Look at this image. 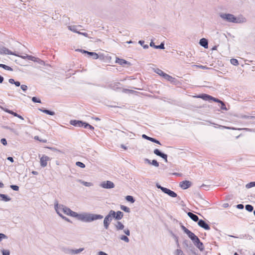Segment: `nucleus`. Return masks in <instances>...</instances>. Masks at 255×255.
<instances>
[{
    "instance_id": "obj_5",
    "label": "nucleus",
    "mask_w": 255,
    "mask_h": 255,
    "mask_svg": "<svg viewBox=\"0 0 255 255\" xmlns=\"http://www.w3.org/2000/svg\"><path fill=\"white\" fill-rule=\"evenodd\" d=\"M181 228L183 231L188 235L189 238L193 242V243H194L196 241H199V238L193 233L189 231L185 226H182Z\"/></svg>"
},
{
    "instance_id": "obj_42",
    "label": "nucleus",
    "mask_w": 255,
    "mask_h": 255,
    "mask_svg": "<svg viewBox=\"0 0 255 255\" xmlns=\"http://www.w3.org/2000/svg\"><path fill=\"white\" fill-rule=\"evenodd\" d=\"M7 239V237L6 235H5L4 234H2V233H0V242L2 240V239Z\"/></svg>"
},
{
    "instance_id": "obj_30",
    "label": "nucleus",
    "mask_w": 255,
    "mask_h": 255,
    "mask_svg": "<svg viewBox=\"0 0 255 255\" xmlns=\"http://www.w3.org/2000/svg\"><path fill=\"white\" fill-rule=\"evenodd\" d=\"M5 111L6 112L9 113V114H10L13 115L14 117L18 116V114H16V113H15V112H13V111H12L11 110L6 109V110H5Z\"/></svg>"
},
{
    "instance_id": "obj_44",
    "label": "nucleus",
    "mask_w": 255,
    "mask_h": 255,
    "mask_svg": "<svg viewBox=\"0 0 255 255\" xmlns=\"http://www.w3.org/2000/svg\"><path fill=\"white\" fill-rule=\"evenodd\" d=\"M84 127H85V128H89L90 129H92V130H93V129H94V127H93V126H92L91 125H89V124H86V123H85V126H84Z\"/></svg>"
},
{
    "instance_id": "obj_17",
    "label": "nucleus",
    "mask_w": 255,
    "mask_h": 255,
    "mask_svg": "<svg viewBox=\"0 0 255 255\" xmlns=\"http://www.w3.org/2000/svg\"><path fill=\"white\" fill-rule=\"evenodd\" d=\"M200 44L203 46L204 47L207 48H208V41L205 38H202L200 40Z\"/></svg>"
},
{
    "instance_id": "obj_4",
    "label": "nucleus",
    "mask_w": 255,
    "mask_h": 255,
    "mask_svg": "<svg viewBox=\"0 0 255 255\" xmlns=\"http://www.w3.org/2000/svg\"><path fill=\"white\" fill-rule=\"evenodd\" d=\"M115 212L113 210H111L109 214L105 218L104 220V227L106 229H108L109 226L112 221V217L115 216Z\"/></svg>"
},
{
    "instance_id": "obj_62",
    "label": "nucleus",
    "mask_w": 255,
    "mask_h": 255,
    "mask_svg": "<svg viewBox=\"0 0 255 255\" xmlns=\"http://www.w3.org/2000/svg\"><path fill=\"white\" fill-rule=\"evenodd\" d=\"M16 117L18 118L19 119L23 120V118L22 116H21L20 115H18V116H17Z\"/></svg>"
},
{
    "instance_id": "obj_9",
    "label": "nucleus",
    "mask_w": 255,
    "mask_h": 255,
    "mask_svg": "<svg viewBox=\"0 0 255 255\" xmlns=\"http://www.w3.org/2000/svg\"><path fill=\"white\" fill-rule=\"evenodd\" d=\"M179 185L181 188L186 189L191 186V182L189 181L185 180L181 182Z\"/></svg>"
},
{
    "instance_id": "obj_50",
    "label": "nucleus",
    "mask_w": 255,
    "mask_h": 255,
    "mask_svg": "<svg viewBox=\"0 0 255 255\" xmlns=\"http://www.w3.org/2000/svg\"><path fill=\"white\" fill-rule=\"evenodd\" d=\"M124 232L127 236H129L130 232L128 229H126L125 230H124Z\"/></svg>"
},
{
    "instance_id": "obj_51",
    "label": "nucleus",
    "mask_w": 255,
    "mask_h": 255,
    "mask_svg": "<svg viewBox=\"0 0 255 255\" xmlns=\"http://www.w3.org/2000/svg\"><path fill=\"white\" fill-rule=\"evenodd\" d=\"M156 47L157 48H160V49H164V44L161 43L159 46H156Z\"/></svg>"
},
{
    "instance_id": "obj_23",
    "label": "nucleus",
    "mask_w": 255,
    "mask_h": 255,
    "mask_svg": "<svg viewBox=\"0 0 255 255\" xmlns=\"http://www.w3.org/2000/svg\"><path fill=\"white\" fill-rule=\"evenodd\" d=\"M231 63L235 66H238L239 65V62L237 59L232 58L230 60Z\"/></svg>"
},
{
    "instance_id": "obj_53",
    "label": "nucleus",
    "mask_w": 255,
    "mask_h": 255,
    "mask_svg": "<svg viewBox=\"0 0 255 255\" xmlns=\"http://www.w3.org/2000/svg\"><path fill=\"white\" fill-rule=\"evenodd\" d=\"M9 82L10 83V84H14V82H15V81L14 79H9V80H8Z\"/></svg>"
},
{
    "instance_id": "obj_35",
    "label": "nucleus",
    "mask_w": 255,
    "mask_h": 255,
    "mask_svg": "<svg viewBox=\"0 0 255 255\" xmlns=\"http://www.w3.org/2000/svg\"><path fill=\"white\" fill-rule=\"evenodd\" d=\"M194 66H195L196 67H198L199 68L202 69H208L209 68L207 67L206 66H203V65H194Z\"/></svg>"
},
{
    "instance_id": "obj_33",
    "label": "nucleus",
    "mask_w": 255,
    "mask_h": 255,
    "mask_svg": "<svg viewBox=\"0 0 255 255\" xmlns=\"http://www.w3.org/2000/svg\"><path fill=\"white\" fill-rule=\"evenodd\" d=\"M142 138L146 139L147 140H148L149 141H152V140L153 139V138L149 137L145 134H142Z\"/></svg>"
},
{
    "instance_id": "obj_3",
    "label": "nucleus",
    "mask_w": 255,
    "mask_h": 255,
    "mask_svg": "<svg viewBox=\"0 0 255 255\" xmlns=\"http://www.w3.org/2000/svg\"><path fill=\"white\" fill-rule=\"evenodd\" d=\"M221 17L224 19L234 23H242L246 21L245 18L243 17L237 18L232 14H222L221 15Z\"/></svg>"
},
{
    "instance_id": "obj_15",
    "label": "nucleus",
    "mask_w": 255,
    "mask_h": 255,
    "mask_svg": "<svg viewBox=\"0 0 255 255\" xmlns=\"http://www.w3.org/2000/svg\"><path fill=\"white\" fill-rule=\"evenodd\" d=\"M187 215L192 220L195 222H197L199 220L198 217L196 215L194 214L191 212H188Z\"/></svg>"
},
{
    "instance_id": "obj_1",
    "label": "nucleus",
    "mask_w": 255,
    "mask_h": 255,
    "mask_svg": "<svg viewBox=\"0 0 255 255\" xmlns=\"http://www.w3.org/2000/svg\"><path fill=\"white\" fill-rule=\"evenodd\" d=\"M77 218L78 219L86 222H91L94 220H96L97 219H100L103 218V216L100 215H94V214H78V216L75 217Z\"/></svg>"
},
{
    "instance_id": "obj_32",
    "label": "nucleus",
    "mask_w": 255,
    "mask_h": 255,
    "mask_svg": "<svg viewBox=\"0 0 255 255\" xmlns=\"http://www.w3.org/2000/svg\"><path fill=\"white\" fill-rule=\"evenodd\" d=\"M254 186H255V182H252L246 185V187L248 188H250Z\"/></svg>"
},
{
    "instance_id": "obj_26",
    "label": "nucleus",
    "mask_w": 255,
    "mask_h": 255,
    "mask_svg": "<svg viewBox=\"0 0 255 255\" xmlns=\"http://www.w3.org/2000/svg\"><path fill=\"white\" fill-rule=\"evenodd\" d=\"M0 197H1L2 199V200H3L5 201H8L10 200V198L4 194H0Z\"/></svg>"
},
{
    "instance_id": "obj_57",
    "label": "nucleus",
    "mask_w": 255,
    "mask_h": 255,
    "mask_svg": "<svg viewBox=\"0 0 255 255\" xmlns=\"http://www.w3.org/2000/svg\"><path fill=\"white\" fill-rule=\"evenodd\" d=\"M14 84H15V85L17 87L19 86L20 85V82L18 81H15Z\"/></svg>"
},
{
    "instance_id": "obj_45",
    "label": "nucleus",
    "mask_w": 255,
    "mask_h": 255,
    "mask_svg": "<svg viewBox=\"0 0 255 255\" xmlns=\"http://www.w3.org/2000/svg\"><path fill=\"white\" fill-rule=\"evenodd\" d=\"M87 53L89 55L95 56L96 59L98 58V55L96 53L91 52H87Z\"/></svg>"
},
{
    "instance_id": "obj_58",
    "label": "nucleus",
    "mask_w": 255,
    "mask_h": 255,
    "mask_svg": "<svg viewBox=\"0 0 255 255\" xmlns=\"http://www.w3.org/2000/svg\"><path fill=\"white\" fill-rule=\"evenodd\" d=\"M7 159H8V160H9L10 161H11V162H13V158H12V157H8L7 158Z\"/></svg>"
},
{
    "instance_id": "obj_18",
    "label": "nucleus",
    "mask_w": 255,
    "mask_h": 255,
    "mask_svg": "<svg viewBox=\"0 0 255 255\" xmlns=\"http://www.w3.org/2000/svg\"><path fill=\"white\" fill-rule=\"evenodd\" d=\"M123 213L121 211H118L116 213H115V216H113L117 220H120L123 217Z\"/></svg>"
},
{
    "instance_id": "obj_49",
    "label": "nucleus",
    "mask_w": 255,
    "mask_h": 255,
    "mask_svg": "<svg viewBox=\"0 0 255 255\" xmlns=\"http://www.w3.org/2000/svg\"><path fill=\"white\" fill-rule=\"evenodd\" d=\"M1 142L3 145H6L7 144L6 140L5 138H2L1 139Z\"/></svg>"
},
{
    "instance_id": "obj_22",
    "label": "nucleus",
    "mask_w": 255,
    "mask_h": 255,
    "mask_svg": "<svg viewBox=\"0 0 255 255\" xmlns=\"http://www.w3.org/2000/svg\"><path fill=\"white\" fill-rule=\"evenodd\" d=\"M41 112H42L44 113L47 114L49 115H54V112L52 111H50L47 110H40Z\"/></svg>"
},
{
    "instance_id": "obj_34",
    "label": "nucleus",
    "mask_w": 255,
    "mask_h": 255,
    "mask_svg": "<svg viewBox=\"0 0 255 255\" xmlns=\"http://www.w3.org/2000/svg\"><path fill=\"white\" fill-rule=\"evenodd\" d=\"M121 240L125 241L127 243L129 242L128 238L126 236H122L120 238Z\"/></svg>"
},
{
    "instance_id": "obj_25",
    "label": "nucleus",
    "mask_w": 255,
    "mask_h": 255,
    "mask_svg": "<svg viewBox=\"0 0 255 255\" xmlns=\"http://www.w3.org/2000/svg\"><path fill=\"white\" fill-rule=\"evenodd\" d=\"M126 199L128 201L132 203L134 202V200L133 197L131 196L128 195L127 196H126Z\"/></svg>"
},
{
    "instance_id": "obj_7",
    "label": "nucleus",
    "mask_w": 255,
    "mask_h": 255,
    "mask_svg": "<svg viewBox=\"0 0 255 255\" xmlns=\"http://www.w3.org/2000/svg\"><path fill=\"white\" fill-rule=\"evenodd\" d=\"M50 159L46 155H42L40 159V165L42 167H45L47 165V162L50 161Z\"/></svg>"
},
{
    "instance_id": "obj_19",
    "label": "nucleus",
    "mask_w": 255,
    "mask_h": 255,
    "mask_svg": "<svg viewBox=\"0 0 255 255\" xmlns=\"http://www.w3.org/2000/svg\"><path fill=\"white\" fill-rule=\"evenodd\" d=\"M163 77L166 80H167V81H170V82H173L174 80V78L172 77V76L165 73L163 76Z\"/></svg>"
},
{
    "instance_id": "obj_14",
    "label": "nucleus",
    "mask_w": 255,
    "mask_h": 255,
    "mask_svg": "<svg viewBox=\"0 0 255 255\" xmlns=\"http://www.w3.org/2000/svg\"><path fill=\"white\" fill-rule=\"evenodd\" d=\"M194 244L200 250L203 251L204 250L203 244L200 242L199 239L198 241H196Z\"/></svg>"
},
{
    "instance_id": "obj_55",
    "label": "nucleus",
    "mask_w": 255,
    "mask_h": 255,
    "mask_svg": "<svg viewBox=\"0 0 255 255\" xmlns=\"http://www.w3.org/2000/svg\"><path fill=\"white\" fill-rule=\"evenodd\" d=\"M78 33L80 34H82V35H84L85 36H86V37L88 36V34L87 33H85V32L83 33V32H80L78 31Z\"/></svg>"
},
{
    "instance_id": "obj_63",
    "label": "nucleus",
    "mask_w": 255,
    "mask_h": 255,
    "mask_svg": "<svg viewBox=\"0 0 255 255\" xmlns=\"http://www.w3.org/2000/svg\"><path fill=\"white\" fill-rule=\"evenodd\" d=\"M32 173L34 175H37L38 174L37 172H36V171H32Z\"/></svg>"
},
{
    "instance_id": "obj_64",
    "label": "nucleus",
    "mask_w": 255,
    "mask_h": 255,
    "mask_svg": "<svg viewBox=\"0 0 255 255\" xmlns=\"http://www.w3.org/2000/svg\"><path fill=\"white\" fill-rule=\"evenodd\" d=\"M3 186H4L3 184L1 183V182H0V188H2V187H3Z\"/></svg>"
},
{
    "instance_id": "obj_29",
    "label": "nucleus",
    "mask_w": 255,
    "mask_h": 255,
    "mask_svg": "<svg viewBox=\"0 0 255 255\" xmlns=\"http://www.w3.org/2000/svg\"><path fill=\"white\" fill-rule=\"evenodd\" d=\"M245 208L249 212H252L254 209L253 206L251 205H247Z\"/></svg>"
},
{
    "instance_id": "obj_31",
    "label": "nucleus",
    "mask_w": 255,
    "mask_h": 255,
    "mask_svg": "<svg viewBox=\"0 0 255 255\" xmlns=\"http://www.w3.org/2000/svg\"><path fill=\"white\" fill-rule=\"evenodd\" d=\"M76 165L79 167H80L81 168H84L85 167V164L83 163L80 161L76 162Z\"/></svg>"
},
{
    "instance_id": "obj_41",
    "label": "nucleus",
    "mask_w": 255,
    "mask_h": 255,
    "mask_svg": "<svg viewBox=\"0 0 255 255\" xmlns=\"http://www.w3.org/2000/svg\"><path fill=\"white\" fill-rule=\"evenodd\" d=\"M81 183L85 186H91L92 184L91 182H85V181H82Z\"/></svg>"
},
{
    "instance_id": "obj_6",
    "label": "nucleus",
    "mask_w": 255,
    "mask_h": 255,
    "mask_svg": "<svg viewBox=\"0 0 255 255\" xmlns=\"http://www.w3.org/2000/svg\"><path fill=\"white\" fill-rule=\"evenodd\" d=\"M101 186L104 188H113L115 187V185L113 182L110 181H107L103 182L101 184Z\"/></svg>"
},
{
    "instance_id": "obj_56",
    "label": "nucleus",
    "mask_w": 255,
    "mask_h": 255,
    "mask_svg": "<svg viewBox=\"0 0 255 255\" xmlns=\"http://www.w3.org/2000/svg\"><path fill=\"white\" fill-rule=\"evenodd\" d=\"M237 207L239 208V209H243L244 208V206L242 204H239L237 205Z\"/></svg>"
},
{
    "instance_id": "obj_12",
    "label": "nucleus",
    "mask_w": 255,
    "mask_h": 255,
    "mask_svg": "<svg viewBox=\"0 0 255 255\" xmlns=\"http://www.w3.org/2000/svg\"><path fill=\"white\" fill-rule=\"evenodd\" d=\"M154 153L156 155L159 156L165 159V161H167V156L166 154L161 153L158 149H155L154 150Z\"/></svg>"
},
{
    "instance_id": "obj_16",
    "label": "nucleus",
    "mask_w": 255,
    "mask_h": 255,
    "mask_svg": "<svg viewBox=\"0 0 255 255\" xmlns=\"http://www.w3.org/2000/svg\"><path fill=\"white\" fill-rule=\"evenodd\" d=\"M216 100H217V101H215V102L219 103L221 104L220 108L221 110L227 111L228 109L226 108V106L223 102H222V101H221L218 99H216Z\"/></svg>"
},
{
    "instance_id": "obj_11",
    "label": "nucleus",
    "mask_w": 255,
    "mask_h": 255,
    "mask_svg": "<svg viewBox=\"0 0 255 255\" xmlns=\"http://www.w3.org/2000/svg\"><path fill=\"white\" fill-rule=\"evenodd\" d=\"M198 97L202 98L204 100H212L213 101H217L215 98L206 94H202L199 96Z\"/></svg>"
},
{
    "instance_id": "obj_36",
    "label": "nucleus",
    "mask_w": 255,
    "mask_h": 255,
    "mask_svg": "<svg viewBox=\"0 0 255 255\" xmlns=\"http://www.w3.org/2000/svg\"><path fill=\"white\" fill-rule=\"evenodd\" d=\"M34 139H36V140H39L40 142H44V143H45V142H47V140H46V139H41L39 138L38 136H34Z\"/></svg>"
},
{
    "instance_id": "obj_2",
    "label": "nucleus",
    "mask_w": 255,
    "mask_h": 255,
    "mask_svg": "<svg viewBox=\"0 0 255 255\" xmlns=\"http://www.w3.org/2000/svg\"><path fill=\"white\" fill-rule=\"evenodd\" d=\"M56 210L57 213V214L60 216L62 217V213H64L65 214L75 217L78 216V214L76 212H75L73 211H72L70 209L63 206H60L59 207H58L57 205L56 206Z\"/></svg>"
},
{
    "instance_id": "obj_48",
    "label": "nucleus",
    "mask_w": 255,
    "mask_h": 255,
    "mask_svg": "<svg viewBox=\"0 0 255 255\" xmlns=\"http://www.w3.org/2000/svg\"><path fill=\"white\" fill-rule=\"evenodd\" d=\"M21 89L24 91H25L27 89V87L26 85H22L21 86Z\"/></svg>"
},
{
    "instance_id": "obj_20",
    "label": "nucleus",
    "mask_w": 255,
    "mask_h": 255,
    "mask_svg": "<svg viewBox=\"0 0 255 255\" xmlns=\"http://www.w3.org/2000/svg\"><path fill=\"white\" fill-rule=\"evenodd\" d=\"M116 227L118 230H123L124 228V226L121 222H118L116 224Z\"/></svg>"
},
{
    "instance_id": "obj_61",
    "label": "nucleus",
    "mask_w": 255,
    "mask_h": 255,
    "mask_svg": "<svg viewBox=\"0 0 255 255\" xmlns=\"http://www.w3.org/2000/svg\"><path fill=\"white\" fill-rule=\"evenodd\" d=\"M83 250V249H80L79 250L75 251V253H76V254L79 253L80 252L82 251Z\"/></svg>"
},
{
    "instance_id": "obj_54",
    "label": "nucleus",
    "mask_w": 255,
    "mask_h": 255,
    "mask_svg": "<svg viewBox=\"0 0 255 255\" xmlns=\"http://www.w3.org/2000/svg\"><path fill=\"white\" fill-rule=\"evenodd\" d=\"M98 255H108V254L103 252L101 251L99 252Z\"/></svg>"
},
{
    "instance_id": "obj_38",
    "label": "nucleus",
    "mask_w": 255,
    "mask_h": 255,
    "mask_svg": "<svg viewBox=\"0 0 255 255\" xmlns=\"http://www.w3.org/2000/svg\"><path fill=\"white\" fill-rule=\"evenodd\" d=\"M151 164H152L153 165L155 166V167L159 166V163L156 160H153L152 162H151Z\"/></svg>"
},
{
    "instance_id": "obj_59",
    "label": "nucleus",
    "mask_w": 255,
    "mask_h": 255,
    "mask_svg": "<svg viewBox=\"0 0 255 255\" xmlns=\"http://www.w3.org/2000/svg\"><path fill=\"white\" fill-rule=\"evenodd\" d=\"M3 81V78L0 75V83H1Z\"/></svg>"
},
{
    "instance_id": "obj_52",
    "label": "nucleus",
    "mask_w": 255,
    "mask_h": 255,
    "mask_svg": "<svg viewBox=\"0 0 255 255\" xmlns=\"http://www.w3.org/2000/svg\"><path fill=\"white\" fill-rule=\"evenodd\" d=\"M152 142H153L156 143L158 144H161L160 142L158 140H156L155 138H153V139L152 140Z\"/></svg>"
},
{
    "instance_id": "obj_43",
    "label": "nucleus",
    "mask_w": 255,
    "mask_h": 255,
    "mask_svg": "<svg viewBox=\"0 0 255 255\" xmlns=\"http://www.w3.org/2000/svg\"><path fill=\"white\" fill-rule=\"evenodd\" d=\"M176 255H183V253L181 250L177 249L176 251Z\"/></svg>"
},
{
    "instance_id": "obj_24",
    "label": "nucleus",
    "mask_w": 255,
    "mask_h": 255,
    "mask_svg": "<svg viewBox=\"0 0 255 255\" xmlns=\"http://www.w3.org/2000/svg\"><path fill=\"white\" fill-rule=\"evenodd\" d=\"M121 209L123 211H124L126 212L129 213L130 212V209L128 207H126L124 205H121Z\"/></svg>"
},
{
    "instance_id": "obj_21",
    "label": "nucleus",
    "mask_w": 255,
    "mask_h": 255,
    "mask_svg": "<svg viewBox=\"0 0 255 255\" xmlns=\"http://www.w3.org/2000/svg\"><path fill=\"white\" fill-rule=\"evenodd\" d=\"M116 62L119 63V64L121 65H124V64H126L128 63V62L126 60H125L124 59H119V58H118L116 60Z\"/></svg>"
},
{
    "instance_id": "obj_27",
    "label": "nucleus",
    "mask_w": 255,
    "mask_h": 255,
    "mask_svg": "<svg viewBox=\"0 0 255 255\" xmlns=\"http://www.w3.org/2000/svg\"><path fill=\"white\" fill-rule=\"evenodd\" d=\"M0 67L2 68L7 70H9V71L12 70V69L10 67L7 66V65H5L4 64H0Z\"/></svg>"
},
{
    "instance_id": "obj_8",
    "label": "nucleus",
    "mask_w": 255,
    "mask_h": 255,
    "mask_svg": "<svg viewBox=\"0 0 255 255\" xmlns=\"http://www.w3.org/2000/svg\"><path fill=\"white\" fill-rule=\"evenodd\" d=\"M161 189L165 193L167 194L168 195L172 197H176L177 196V194L176 193L169 189L164 187H161Z\"/></svg>"
},
{
    "instance_id": "obj_13",
    "label": "nucleus",
    "mask_w": 255,
    "mask_h": 255,
    "mask_svg": "<svg viewBox=\"0 0 255 255\" xmlns=\"http://www.w3.org/2000/svg\"><path fill=\"white\" fill-rule=\"evenodd\" d=\"M71 124L73 126L80 127H83V126L84 127V126L85 125V123H84L82 122L81 121H71Z\"/></svg>"
},
{
    "instance_id": "obj_28",
    "label": "nucleus",
    "mask_w": 255,
    "mask_h": 255,
    "mask_svg": "<svg viewBox=\"0 0 255 255\" xmlns=\"http://www.w3.org/2000/svg\"><path fill=\"white\" fill-rule=\"evenodd\" d=\"M76 28V26H74V25L68 26L69 29L71 31H72L76 33H78V31L77 30V29Z\"/></svg>"
},
{
    "instance_id": "obj_39",
    "label": "nucleus",
    "mask_w": 255,
    "mask_h": 255,
    "mask_svg": "<svg viewBox=\"0 0 255 255\" xmlns=\"http://www.w3.org/2000/svg\"><path fill=\"white\" fill-rule=\"evenodd\" d=\"M10 188L14 191H18L19 190V187L16 185H11Z\"/></svg>"
},
{
    "instance_id": "obj_47",
    "label": "nucleus",
    "mask_w": 255,
    "mask_h": 255,
    "mask_svg": "<svg viewBox=\"0 0 255 255\" xmlns=\"http://www.w3.org/2000/svg\"><path fill=\"white\" fill-rule=\"evenodd\" d=\"M3 255H9V252L8 250H3L2 251Z\"/></svg>"
},
{
    "instance_id": "obj_60",
    "label": "nucleus",
    "mask_w": 255,
    "mask_h": 255,
    "mask_svg": "<svg viewBox=\"0 0 255 255\" xmlns=\"http://www.w3.org/2000/svg\"><path fill=\"white\" fill-rule=\"evenodd\" d=\"M62 217L63 219H64L65 220H66V221H68V222H69V220L67 218H66V217H64V216H62V217Z\"/></svg>"
},
{
    "instance_id": "obj_37",
    "label": "nucleus",
    "mask_w": 255,
    "mask_h": 255,
    "mask_svg": "<svg viewBox=\"0 0 255 255\" xmlns=\"http://www.w3.org/2000/svg\"><path fill=\"white\" fill-rule=\"evenodd\" d=\"M156 72L160 76H161L163 77V75L165 74V73L162 71L161 70L157 69L156 71Z\"/></svg>"
},
{
    "instance_id": "obj_40",
    "label": "nucleus",
    "mask_w": 255,
    "mask_h": 255,
    "mask_svg": "<svg viewBox=\"0 0 255 255\" xmlns=\"http://www.w3.org/2000/svg\"><path fill=\"white\" fill-rule=\"evenodd\" d=\"M32 101L34 103H41V101L39 99H37V98L34 97L32 98Z\"/></svg>"
},
{
    "instance_id": "obj_10",
    "label": "nucleus",
    "mask_w": 255,
    "mask_h": 255,
    "mask_svg": "<svg viewBox=\"0 0 255 255\" xmlns=\"http://www.w3.org/2000/svg\"><path fill=\"white\" fill-rule=\"evenodd\" d=\"M198 225L206 230H209L210 229V226L203 220H200L198 221Z\"/></svg>"
},
{
    "instance_id": "obj_46",
    "label": "nucleus",
    "mask_w": 255,
    "mask_h": 255,
    "mask_svg": "<svg viewBox=\"0 0 255 255\" xmlns=\"http://www.w3.org/2000/svg\"><path fill=\"white\" fill-rule=\"evenodd\" d=\"M27 58L28 60H32L33 61H35L36 58L35 57H33L32 56H28Z\"/></svg>"
}]
</instances>
